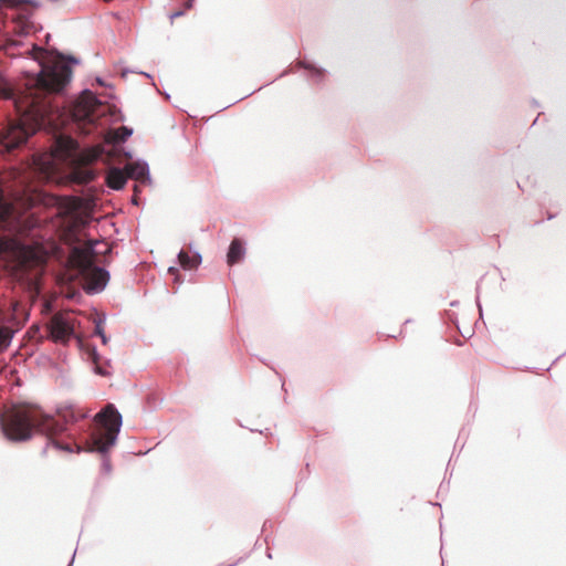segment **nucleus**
I'll return each mask as SVG.
<instances>
[{"label": "nucleus", "mask_w": 566, "mask_h": 566, "mask_svg": "<svg viewBox=\"0 0 566 566\" xmlns=\"http://www.w3.org/2000/svg\"><path fill=\"white\" fill-rule=\"evenodd\" d=\"M95 83H96L97 85H99V86L111 87V85H109V84H107V83L104 81V78H103V77H101V76H96V77H95Z\"/></svg>", "instance_id": "nucleus-21"}, {"label": "nucleus", "mask_w": 566, "mask_h": 566, "mask_svg": "<svg viewBox=\"0 0 566 566\" xmlns=\"http://www.w3.org/2000/svg\"><path fill=\"white\" fill-rule=\"evenodd\" d=\"M565 356V353H562L560 355H558V357H556L555 360H559V358L564 357Z\"/></svg>", "instance_id": "nucleus-32"}, {"label": "nucleus", "mask_w": 566, "mask_h": 566, "mask_svg": "<svg viewBox=\"0 0 566 566\" xmlns=\"http://www.w3.org/2000/svg\"><path fill=\"white\" fill-rule=\"evenodd\" d=\"M88 357L90 359L92 360V363L94 364V373L99 375V376H108L109 375V371L106 367L99 365V360H101V355L96 348V346H92L88 350Z\"/></svg>", "instance_id": "nucleus-11"}, {"label": "nucleus", "mask_w": 566, "mask_h": 566, "mask_svg": "<svg viewBox=\"0 0 566 566\" xmlns=\"http://www.w3.org/2000/svg\"><path fill=\"white\" fill-rule=\"evenodd\" d=\"M73 71L71 65L53 63L51 65H41L39 81L51 92L62 93L71 83Z\"/></svg>", "instance_id": "nucleus-3"}, {"label": "nucleus", "mask_w": 566, "mask_h": 566, "mask_svg": "<svg viewBox=\"0 0 566 566\" xmlns=\"http://www.w3.org/2000/svg\"><path fill=\"white\" fill-rule=\"evenodd\" d=\"M132 71L130 70H124L123 71V76H126L127 73H130Z\"/></svg>", "instance_id": "nucleus-31"}, {"label": "nucleus", "mask_w": 566, "mask_h": 566, "mask_svg": "<svg viewBox=\"0 0 566 566\" xmlns=\"http://www.w3.org/2000/svg\"><path fill=\"white\" fill-rule=\"evenodd\" d=\"M168 273H170L171 275H174V281L176 283H181L182 280L180 277V274H179V270L176 268V266H169L168 268Z\"/></svg>", "instance_id": "nucleus-18"}, {"label": "nucleus", "mask_w": 566, "mask_h": 566, "mask_svg": "<svg viewBox=\"0 0 566 566\" xmlns=\"http://www.w3.org/2000/svg\"><path fill=\"white\" fill-rule=\"evenodd\" d=\"M125 169L128 178L139 181L144 185L151 182L149 165L146 160L137 159L134 164L127 166Z\"/></svg>", "instance_id": "nucleus-6"}, {"label": "nucleus", "mask_w": 566, "mask_h": 566, "mask_svg": "<svg viewBox=\"0 0 566 566\" xmlns=\"http://www.w3.org/2000/svg\"><path fill=\"white\" fill-rule=\"evenodd\" d=\"M241 560H243V557L239 558L238 560H235L234 563H231V564H228V565H224V564H218L217 566H237Z\"/></svg>", "instance_id": "nucleus-23"}, {"label": "nucleus", "mask_w": 566, "mask_h": 566, "mask_svg": "<svg viewBox=\"0 0 566 566\" xmlns=\"http://www.w3.org/2000/svg\"><path fill=\"white\" fill-rule=\"evenodd\" d=\"M177 259L180 266L185 270L197 269L202 262V256L198 251H193L192 255H190L186 251L180 250L177 254Z\"/></svg>", "instance_id": "nucleus-10"}, {"label": "nucleus", "mask_w": 566, "mask_h": 566, "mask_svg": "<svg viewBox=\"0 0 566 566\" xmlns=\"http://www.w3.org/2000/svg\"><path fill=\"white\" fill-rule=\"evenodd\" d=\"M565 356V353H562L560 355H558V357H556L555 360H559V358L564 357Z\"/></svg>", "instance_id": "nucleus-34"}, {"label": "nucleus", "mask_w": 566, "mask_h": 566, "mask_svg": "<svg viewBox=\"0 0 566 566\" xmlns=\"http://www.w3.org/2000/svg\"><path fill=\"white\" fill-rule=\"evenodd\" d=\"M247 253L245 243L239 238H234L227 252V263L232 266L243 261Z\"/></svg>", "instance_id": "nucleus-8"}, {"label": "nucleus", "mask_w": 566, "mask_h": 566, "mask_svg": "<svg viewBox=\"0 0 566 566\" xmlns=\"http://www.w3.org/2000/svg\"><path fill=\"white\" fill-rule=\"evenodd\" d=\"M106 185L116 191L123 190L128 181L125 168L112 167L106 174Z\"/></svg>", "instance_id": "nucleus-7"}, {"label": "nucleus", "mask_w": 566, "mask_h": 566, "mask_svg": "<svg viewBox=\"0 0 566 566\" xmlns=\"http://www.w3.org/2000/svg\"><path fill=\"white\" fill-rule=\"evenodd\" d=\"M124 155H125L126 157H128V158H132V157H133L132 151H129V150L124 151Z\"/></svg>", "instance_id": "nucleus-28"}, {"label": "nucleus", "mask_w": 566, "mask_h": 566, "mask_svg": "<svg viewBox=\"0 0 566 566\" xmlns=\"http://www.w3.org/2000/svg\"><path fill=\"white\" fill-rule=\"evenodd\" d=\"M105 322H106V315L104 313L99 314L97 316V318L94 321V324H95L94 335L98 336L101 338L103 345H106L108 343V340H109V338L105 334V331H104V327H103Z\"/></svg>", "instance_id": "nucleus-12"}, {"label": "nucleus", "mask_w": 566, "mask_h": 566, "mask_svg": "<svg viewBox=\"0 0 566 566\" xmlns=\"http://www.w3.org/2000/svg\"><path fill=\"white\" fill-rule=\"evenodd\" d=\"M165 98L169 99L170 95L168 93H165Z\"/></svg>", "instance_id": "nucleus-36"}, {"label": "nucleus", "mask_w": 566, "mask_h": 566, "mask_svg": "<svg viewBox=\"0 0 566 566\" xmlns=\"http://www.w3.org/2000/svg\"><path fill=\"white\" fill-rule=\"evenodd\" d=\"M77 276L85 283V292L90 295L105 290L109 281V272L94 263L92 258H81L76 262Z\"/></svg>", "instance_id": "nucleus-2"}, {"label": "nucleus", "mask_w": 566, "mask_h": 566, "mask_svg": "<svg viewBox=\"0 0 566 566\" xmlns=\"http://www.w3.org/2000/svg\"><path fill=\"white\" fill-rule=\"evenodd\" d=\"M56 54L59 57L66 60L72 65H78L81 63L80 59L72 54H65L59 51H56Z\"/></svg>", "instance_id": "nucleus-16"}, {"label": "nucleus", "mask_w": 566, "mask_h": 566, "mask_svg": "<svg viewBox=\"0 0 566 566\" xmlns=\"http://www.w3.org/2000/svg\"><path fill=\"white\" fill-rule=\"evenodd\" d=\"M140 74H143V75H144V76H146V77H149V78H151V75H150L149 73H146V72H140Z\"/></svg>", "instance_id": "nucleus-29"}, {"label": "nucleus", "mask_w": 566, "mask_h": 566, "mask_svg": "<svg viewBox=\"0 0 566 566\" xmlns=\"http://www.w3.org/2000/svg\"><path fill=\"white\" fill-rule=\"evenodd\" d=\"M75 554H76V551H74L73 556H72L70 563L67 564V566H72L73 565L74 558H75Z\"/></svg>", "instance_id": "nucleus-25"}, {"label": "nucleus", "mask_w": 566, "mask_h": 566, "mask_svg": "<svg viewBox=\"0 0 566 566\" xmlns=\"http://www.w3.org/2000/svg\"><path fill=\"white\" fill-rule=\"evenodd\" d=\"M565 356V353H562L560 355H558V357H556L555 360H559V358L564 357Z\"/></svg>", "instance_id": "nucleus-35"}, {"label": "nucleus", "mask_w": 566, "mask_h": 566, "mask_svg": "<svg viewBox=\"0 0 566 566\" xmlns=\"http://www.w3.org/2000/svg\"><path fill=\"white\" fill-rule=\"evenodd\" d=\"M134 133V129L129 126H122L119 128V136H118V140L120 143H125Z\"/></svg>", "instance_id": "nucleus-14"}, {"label": "nucleus", "mask_w": 566, "mask_h": 566, "mask_svg": "<svg viewBox=\"0 0 566 566\" xmlns=\"http://www.w3.org/2000/svg\"><path fill=\"white\" fill-rule=\"evenodd\" d=\"M88 412L73 405L60 406L55 415L45 412L39 405L30 402L12 403L0 415V428L4 438L11 442H25L35 432L46 437L42 450L49 447L67 453L96 452L102 455V470L112 471L109 450L116 444L123 417L114 403H107L86 426L78 427V432L70 431L69 426L88 418Z\"/></svg>", "instance_id": "nucleus-1"}, {"label": "nucleus", "mask_w": 566, "mask_h": 566, "mask_svg": "<svg viewBox=\"0 0 566 566\" xmlns=\"http://www.w3.org/2000/svg\"><path fill=\"white\" fill-rule=\"evenodd\" d=\"M0 6H6L7 8L19 10L20 0H0Z\"/></svg>", "instance_id": "nucleus-17"}, {"label": "nucleus", "mask_w": 566, "mask_h": 566, "mask_svg": "<svg viewBox=\"0 0 566 566\" xmlns=\"http://www.w3.org/2000/svg\"><path fill=\"white\" fill-rule=\"evenodd\" d=\"M27 4L32 6L35 9L41 7V2L38 0H20L18 15L11 21V31L18 36H25L30 31L33 12L25 8Z\"/></svg>", "instance_id": "nucleus-5"}, {"label": "nucleus", "mask_w": 566, "mask_h": 566, "mask_svg": "<svg viewBox=\"0 0 566 566\" xmlns=\"http://www.w3.org/2000/svg\"><path fill=\"white\" fill-rule=\"evenodd\" d=\"M10 245L21 254H27L31 250V247L28 243L18 239L11 240Z\"/></svg>", "instance_id": "nucleus-13"}, {"label": "nucleus", "mask_w": 566, "mask_h": 566, "mask_svg": "<svg viewBox=\"0 0 566 566\" xmlns=\"http://www.w3.org/2000/svg\"><path fill=\"white\" fill-rule=\"evenodd\" d=\"M186 13V11L184 9H180V10H177L172 13L169 14V19H170V22L172 23V21L176 19V18H180L182 17L184 14Z\"/></svg>", "instance_id": "nucleus-20"}, {"label": "nucleus", "mask_w": 566, "mask_h": 566, "mask_svg": "<svg viewBox=\"0 0 566 566\" xmlns=\"http://www.w3.org/2000/svg\"><path fill=\"white\" fill-rule=\"evenodd\" d=\"M48 336L54 343L69 344L76 337L75 321L59 316L48 327Z\"/></svg>", "instance_id": "nucleus-4"}, {"label": "nucleus", "mask_w": 566, "mask_h": 566, "mask_svg": "<svg viewBox=\"0 0 566 566\" xmlns=\"http://www.w3.org/2000/svg\"><path fill=\"white\" fill-rule=\"evenodd\" d=\"M290 72H291L290 70H285V71H283V72L279 75V77H283V76L287 75Z\"/></svg>", "instance_id": "nucleus-27"}, {"label": "nucleus", "mask_w": 566, "mask_h": 566, "mask_svg": "<svg viewBox=\"0 0 566 566\" xmlns=\"http://www.w3.org/2000/svg\"><path fill=\"white\" fill-rule=\"evenodd\" d=\"M458 304H459V301H452V302L450 303V306H457Z\"/></svg>", "instance_id": "nucleus-30"}, {"label": "nucleus", "mask_w": 566, "mask_h": 566, "mask_svg": "<svg viewBox=\"0 0 566 566\" xmlns=\"http://www.w3.org/2000/svg\"><path fill=\"white\" fill-rule=\"evenodd\" d=\"M193 2H195V0H187V1L184 3V10L186 11V10L191 9V8H192V6H193Z\"/></svg>", "instance_id": "nucleus-22"}, {"label": "nucleus", "mask_w": 566, "mask_h": 566, "mask_svg": "<svg viewBox=\"0 0 566 566\" xmlns=\"http://www.w3.org/2000/svg\"><path fill=\"white\" fill-rule=\"evenodd\" d=\"M82 94L87 95L88 101L92 104H94V105H101L102 104V101L99 99V97L94 92H92L90 88H84L82 91Z\"/></svg>", "instance_id": "nucleus-15"}, {"label": "nucleus", "mask_w": 566, "mask_h": 566, "mask_svg": "<svg viewBox=\"0 0 566 566\" xmlns=\"http://www.w3.org/2000/svg\"><path fill=\"white\" fill-rule=\"evenodd\" d=\"M475 302H476V306L479 308L480 317H482L483 316V311H482V305H481V302H480V285L479 284L476 285V298H475Z\"/></svg>", "instance_id": "nucleus-19"}, {"label": "nucleus", "mask_w": 566, "mask_h": 566, "mask_svg": "<svg viewBox=\"0 0 566 566\" xmlns=\"http://www.w3.org/2000/svg\"><path fill=\"white\" fill-rule=\"evenodd\" d=\"M34 50H35V51H38V52H41V53H44V52H45V50H44V49H42V48H40V46H38V45H35V46H34Z\"/></svg>", "instance_id": "nucleus-26"}, {"label": "nucleus", "mask_w": 566, "mask_h": 566, "mask_svg": "<svg viewBox=\"0 0 566 566\" xmlns=\"http://www.w3.org/2000/svg\"><path fill=\"white\" fill-rule=\"evenodd\" d=\"M410 322H411V319H406L403 324L406 325V324H408Z\"/></svg>", "instance_id": "nucleus-37"}, {"label": "nucleus", "mask_w": 566, "mask_h": 566, "mask_svg": "<svg viewBox=\"0 0 566 566\" xmlns=\"http://www.w3.org/2000/svg\"><path fill=\"white\" fill-rule=\"evenodd\" d=\"M297 67H301V69H304L305 71H307L311 80L316 84L322 83L325 80L326 74H327L326 69L321 67V66L316 65L314 62H311L305 59L300 60L297 62Z\"/></svg>", "instance_id": "nucleus-9"}, {"label": "nucleus", "mask_w": 566, "mask_h": 566, "mask_svg": "<svg viewBox=\"0 0 566 566\" xmlns=\"http://www.w3.org/2000/svg\"><path fill=\"white\" fill-rule=\"evenodd\" d=\"M132 203L135 205V206H138L139 202H138V198H137V195L135 193L133 197H132Z\"/></svg>", "instance_id": "nucleus-24"}, {"label": "nucleus", "mask_w": 566, "mask_h": 566, "mask_svg": "<svg viewBox=\"0 0 566 566\" xmlns=\"http://www.w3.org/2000/svg\"><path fill=\"white\" fill-rule=\"evenodd\" d=\"M565 356V353H562L560 355H558V357H556L555 360H559V358L564 357Z\"/></svg>", "instance_id": "nucleus-33"}]
</instances>
